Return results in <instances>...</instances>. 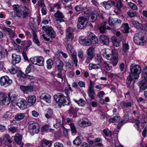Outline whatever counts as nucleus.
I'll return each instance as SVG.
<instances>
[{
  "label": "nucleus",
  "mask_w": 147,
  "mask_h": 147,
  "mask_svg": "<svg viewBox=\"0 0 147 147\" xmlns=\"http://www.w3.org/2000/svg\"><path fill=\"white\" fill-rule=\"evenodd\" d=\"M130 72L127 80V87L129 86L132 81H133L134 83L138 80L139 76L142 71L141 66L137 64H131L130 66Z\"/></svg>",
  "instance_id": "f257e3e1"
},
{
  "label": "nucleus",
  "mask_w": 147,
  "mask_h": 147,
  "mask_svg": "<svg viewBox=\"0 0 147 147\" xmlns=\"http://www.w3.org/2000/svg\"><path fill=\"white\" fill-rule=\"evenodd\" d=\"M134 42L138 45H144L147 41V36L141 32L136 34L134 36Z\"/></svg>",
  "instance_id": "f03ea898"
},
{
  "label": "nucleus",
  "mask_w": 147,
  "mask_h": 147,
  "mask_svg": "<svg viewBox=\"0 0 147 147\" xmlns=\"http://www.w3.org/2000/svg\"><path fill=\"white\" fill-rule=\"evenodd\" d=\"M142 80L139 82L140 89L144 90L147 88V67L144 68L142 72Z\"/></svg>",
  "instance_id": "7ed1b4c3"
},
{
  "label": "nucleus",
  "mask_w": 147,
  "mask_h": 147,
  "mask_svg": "<svg viewBox=\"0 0 147 147\" xmlns=\"http://www.w3.org/2000/svg\"><path fill=\"white\" fill-rule=\"evenodd\" d=\"M54 98L56 102L57 103H59L61 104L64 106V105H68L69 102L68 100L66 99V96L61 93H58L55 94Z\"/></svg>",
  "instance_id": "20e7f679"
},
{
  "label": "nucleus",
  "mask_w": 147,
  "mask_h": 147,
  "mask_svg": "<svg viewBox=\"0 0 147 147\" xmlns=\"http://www.w3.org/2000/svg\"><path fill=\"white\" fill-rule=\"evenodd\" d=\"M28 132L32 136L36 134H38L39 131L40 126L36 123L30 124L29 126Z\"/></svg>",
  "instance_id": "39448f33"
},
{
  "label": "nucleus",
  "mask_w": 147,
  "mask_h": 147,
  "mask_svg": "<svg viewBox=\"0 0 147 147\" xmlns=\"http://www.w3.org/2000/svg\"><path fill=\"white\" fill-rule=\"evenodd\" d=\"M12 80L7 76L2 77L0 79V84L1 86L6 87L10 85L12 82Z\"/></svg>",
  "instance_id": "423d86ee"
},
{
  "label": "nucleus",
  "mask_w": 147,
  "mask_h": 147,
  "mask_svg": "<svg viewBox=\"0 0 147 147\" xmlns=\"http://www.w3.org/2000/svg\"><path fill=\"white\" fill-rule=\"evenodd\" d=\"M78 23L77 25V28L79 29H82L86 26L87 24V19L83 16L78 18Z\"/></svg>",
  "instance_id": "0eeeda50"
},
{
  "label": "nucleus",
  "mask_w": 147,
  "mask_h": 147,
  "mask_svg": "<svg viewBox=\"0 0 147 147\" xmlns=\"http://www.w3.org/2000/svg\"><path fill=\"white\" fill-rule=\"evenodd\" d=\"M42 28L47 34L51 36L52 38H54L55 37L56 34L51 27L45 26H43Z\"/></svg>",
  "instance_id": "6e6552de"
},
{
  "label": "nucleus",
  "mask_w": 147,
  "mask_h": 147,
  "mask_svg": "<svg viewBox=\"0 0 147 147\" xmlns=\"http://www.w3.org/2000/svg\"><path fill=\"white\" fill-rule=\"evenodd\" d=\"M7 94L4 92L0 93V103L5 105H7L10 101Z\"/></svg>",
  "instance_id": "1a4fd4ad"
},
{
  "label": "nucleus",
  "mask_w": 147,
  "mask_h": 147,
  "mask_svg": "<svg viewBox=\"0 0 147 147\" xmlns=\"http://www.w3.org/2000/svg\"><path fill=\"white\" fill-rule=\"evenodd\" d=\"M73 31V29L71 27H69L67 28L66 30V36L65 38V42L71 41L74 38V35L72 34Z\"/></svg>",
  "instance_id": "9d476101"
},
{
  "label": "nucleus",
  "mask_w": 147,
  "mask_h": 147,
  "mask_svg": "<svg viewBox=\"0 0 147 147\" xmlns=\"http://www.w3.org/2000/svg\"><path fill=\"white\" fill-rule=\"evenodd\" d=\"M79 42L83 45L89 46L90 45V38H89V32L87 34V37L84 38L83 36L80 37L79 39Z\"/></svg>",
  "instance_id": "9b49d317"
},
{
  "label": "nucleus",
  "mask_w": 147,
  "mask_h": 147,
  "mask_svg": "<svg viewBox=\"0 0 147 147\" xmlns=\"http://www.w3.org/2000/svg\"><path fill=\"white\" fill-rule=\"evenodd\" d=\"M16 105L21 109L24 110L27 107V103L25 100L20 98L16 102Z\"/></svg>",
  "instance_id": "f8f14e48"
},
{
  "label": "nucleus",
  "mask_w": 147,
  "mask_h": 147,
  "mask_svg": "<svg viewBox=\"0 0 147 147\" xmlns=\"http://www.w3.org/2000/svg\"><path fill=\"white\" fill-rule=\"evenodd\" d=\"M55 19L56 21L59 22H63L64 16L62 12L57 11L54 15Z\"/></svg>",
  "instance_id": "ddd939ff"
},
{
  "label": "nucleus",
  "mask_w": 147,
  "mask_h": 147,
  "mask_svg": "<svg viewBox=\"0 0 147 147\" xmlns=\"http://www.w3.org/2000/svg\"><path fill=\"white\" fill-rule=\"evenodd\" d=\"M87 58L86 61L90 62L94 56V49L92 47H89L86 51Z\"/></svg>",
  "instance_id": "4468645a"
},
{
  "label": "nucleus",
  "mask_w": 147,
  "mask_h": 147,
  "mask_svg": "<svg viewBox=\"0 0 147 147\" xmlns=\"http://www.w3.org/2000/svg\"><path fill=\"white\" fill-rule=\"evenodd\" d=\"M108 23L110 26L113 27L121 24V21L120 20L117 18H112L109 17Z\"/></svg>",
  "instance_id": "2eb2a0df"
},
{
  "label": "nucleus",
  "mask_w": 147,
  "mask_h": 147,
  "mask_svg": "<svg viewBox=\"0 0 147 147\" xmlns=\"http://www.w3.org/2000/svg\"><path fill=\"white\" fill-rule=\"evenodd\" d=\"M89 38H90V45H96L98 43V39L94 34L92 32H89Z\"/></svg>",
  "instance_id": "dca6fc26"
},
{
  "label": "nucleus",
  "mask_w": 147,
  "mask_h": 147,
  "mask_svg": "<svg viewBox=\"0 0 147 147\" xmlns=\"http://www.w3.org/2000/svg\"><path fill=\"white\" fill-rule=\"evenodd\" d=\"M40 98L46 102L50 103L51 102V96L48 93H42L40 97Z\"/></svg>",
  "instance_id": "f3484780"
},
{
  "label": "nucleus",
  "mask_w": 147,
  "mask_h": 147,
  "mask_svg": "<svg viewBox=\"0 0 147 147\" xmlns=\"http://www.w3.org/2000/svg\"><path fill=\"white\" fill-rule=\"evenodd\" d=\"M31 33L32 34V40L34 42L37 46H40V42L38 38L36 30L32 29Z\"/></svg>",
  "instance_id": "a211bd4d"
},
{
  "label": "nucleus",
  "mask_w": 147,
  "mask_h": 147,
  "mask_svg": "<svg viewBox=\"0 0 147 147\" xmlns=\"http://www.w3.org/2000/svg\"><path fill=\"white\" fill-rule=\"evenodd\" d=\"M21 90L24 92L28 93V92H31L33 90V87L32 86H24L21 85L20 87Z\"/></svg>",
  "instance_id": "6ab92c4d"
},
{
  "label": "nucleus",
  "mask_w": 147,
  "mask_h": 147,
  "mask_svg": "<svg viewBox=\"0 0 147 147\" xmlns=\"http://www.w3.org/2000/svg\"><path fill=\"white\" fill-rule=\"evenodd\" d=\"M22 5H20L18 4L14 5L13 6V9L14 11H16V13L17 16L19 18H21V14L20 12L21 11V9L22 8Z\"/></svg>",
  "instance_id": "aec40b11"
},
{
  "label": "nucleus",
  "mask_w": 147,
  "mask_h": 147,
  "mask_svg": "<svg viewBox=\"0 0 147 147\" xmlns=\"http://www.w3.org/2000/svg\"><path fill=\"white\" fill-rule=\"evenodd\" d=\"M100 41L103 45H107L109 42L108 37L102 34L99 36Z\"/></svg>",
  "instance_id": "412c9836"
},
{
  "label": "nucleus",
  "mask_w": 147,
  "mask_h": 147,
  "mask_svg": "<svg viewBox=\"0 0 147 147\" xmlns=\"http://www.w3.org/2000/svg\"><path fill=\"white\" fill-rule=\"evenodd\" d=\"M101 5H102L105 9H108L110 8L112 5L114 4V2L112 1H104L101 3Z\"/></svg>",
  "instance_id": "4be33fe9"
},
{
  "label": "nucleus",
  "mask_w": 147,
  "mask_h": 147,
  "mask_svg": "<svg viewBox=\"0 0 147 147\" xmlns=\"http://www.w3.org/2000/svg\"><path fill=\"white\" fill-rule=\"evenodd\" d=\"M12 63L13 65L19 63L21 61V57L20 55L16 54H13L12 55Z\"/></svg>",
  "instance_id": "5701e85b"
},
{
  "label": "nucleus",
  "mask_w": 147,
  "mask_h": 147,
  "mask_svg": "<svg viewBox=\"0 0 147 147\" xmlns=\"http://www.w3.org/2000/svg\"><path fill=\"white\" fill-rule=\"evenodd\" d=\"M22 8L23 10L22 13L21 11L20 12V14H21V17L26 18L29 14V9L25 6H22Z\"/></svg>",
  "instance_id": "b1692460"
},
{
  "label": "nucleus",
  "mask_w": 147,
  "mask_h": 147,
  "mask_svg": "<svg viewBox=\"0 0 147 147\" xmlns=\"http://www.w3.org/2000/svg\"><path fill=\"white\" fill-rule=\"evenodd\" d=\"M132 24L137 29L142 30H145V29L144 28V27L142 24L140 23L138 21L135 20H133L132 21Z\"/></svg>",
  "instance_id": "393cba45"
},
{
  "label": "nucleus",
  "mask_w": 147,
  "mask_h": 147,
  "mask_svg": "<svg viewBox=\"0 0 147 147\" xmlns=\"http://www.w3.org/2000/svg\"><path fill=\"white\" fill-rule=\"evenodd\" d=\"M8 99L11 101V102H16L18 99V95L16 94H13L12 93H9L8 94Z\"/></svg>",
  "instance_id": "a878e982"
},
{
  "label": "nucleus",
  "mask_w": 147,
  "mask_h": 147,
  "mask_svg": "<svg viewBox=\"0 0 147 147\" xmlns=\"http://www.w3.org/2000/svg\"><path fill=\"white\" fill-rule=\"evenodd\" d=\"M22 138V136L19 134H16L14 137L15 142L18 144H21Z\"/></svg>",
  "instance_id": "bb28decb"
},
{
  "label": "nucleus",
  "mask_w": 147,
  "mask_h": 147,
  "mask_svg": "<svg viewBox=\"0 0 147 147\" xmlns=\"http://www.w3.org/2000/svg\"><path fill=\"white\" fill-rule=\"evenodd\" d=\"M3 30L6 32H7V34L11 38H13L15 35V33L10 28H7L4 27L3 28Z\"/></svg>",
  "instance_id": "cd10ccee"
},
{
  "label": "nucleus",
  "mask_w": 147,
  "mask_h": 147,
  "mask_svg": "<svg viewBox=\"0 0 147 147\" xmlns=\"http://www.w3.org/2000/svg\"><path fill=\"white\" fill-rule=\"evenodd\" d=\"M77 112L76 109L73 107H71L69 110L68 115L70 117L73 116V117H76Z\"/></svg>",
  "instance_id": "c85d7f7f"
},
{
  "label": "nucleus",
  "mask_w": 147,
  "mask_h": 147,
  "mask_svg": "<svg viewBox=\"0 0 147 147\" xmlns=\"http://www.w3.org/2000/svg\"><path fill=\"white\" fill-rule=\"evenodd\" d=\"M120 105L122 109L124 110H126L127 108L131 107V103L129 102H126L123 101L121 103Z\"/></svg>",
  "instance_id": "c756f323"
},
{
  "label": "nucleus",
  "mask_w": 147,
  "mask_h": 147,
  "mask_svg": "<svg viewBox=\"0 0 147 147\" xmlns=\"http://www.w3.org/2000/svg\"><path fill=\"white\" fill-rule=\"evenodd\" d=\"M101 53H102L104 56H106V58L108 60H110L115 55L114 54H111L106 55L105 49H103L102 50Z\"/></svg>",
  "instance_id": "7c9ffc66"
},
{
  "label": "nucleus",
  "mask_w": 147,
  "mask_h": 147,
  "mask_svg": "<svg viewBox=\"0 0 147 147\" xmlns=\"http://www.w3.org/2000/svg\"><path fill=\"white\" fill-rule=\"evenodd\" d=\"M123 51H126L129 49L128 42L125 39H123L122 41Z\"/></svg>",
  "instance_id": "2f4dec72"
},
{
  "label": "nucleus",
  "mask_w": 147,
  "mask_h": 147,
  "mask_svg": "<svg viewBox=\"0 0 147 147\" xmlns=\"http://www.w3.org/2000/svg\"><path fill=\"white\" fill-rule=\"evenodd\" d=\"M101 65H97L96 64L90 63L89 65V69L90 70L93 69H100Z\"/></svg>",
  "instance_id": "473e14b6"
},
{
  "label": "nucleus",
  "mask_w": 147,
  "mask_h": 147,
  "mask_svg": "<svg viewBox=\"0 0 147 147\" xmlns=\"http://www.w3.org/2000/svg\"><path fill=\"white\" fill-rule=\"evenodd\" d=\"M96 13V12L95 11H93L91 13L89 18L90 22H94L96 20L97 18V15L95 14Z\"/></svg>",
  "instance_id": "72a5a7b5"
},
{
  "label": "nucleus",
  "mask_w": 147,
  "mask_h": 147,
  "mask_svg": "<svg viewBox=\"0 0 147 147\" xmlns=\"http://www.w3.org/2000/svg\"><path fill=\"white\" fill-rule=\"evenodd\" d=\"M88 96L92 100L94 99L95 98V93L94 89H88Z\"/></svg>",
  "instance_id": "f704fd0d"
},
{
  "label": "nucleus",
  "mask_w": 147,
  "mask_h": 147,
  "mask_svg": "<svg viewBox=\"0 0 147 147\" xmlns=\"http://www.w3.org/2000/svg\"><path fill=\"white\" fill-rule=\"evenodd\" d=\"M129 28L128 24H124L121 27V31L124 33H127L129 32Z\"/></svg>",
  "instance_id": "c9c22d12"
},
{
  "label": "nucleus",
  "mask_w": 147,
  "mask_h": 147,
  "mask_svg": "<svg viewBox=\"0 0 147 147\" xmlns=\"http://www.w3.org/2000/svg\"><path fill=\"white\" fill-rule=\"evenodd\" d=\"M3 141L8 142L9 143H11L12 142L9 135L7 134L3 135Z\"/></svg>",
  "instance_id": "e433bc0d"
},
{
  "label": "nucleus",
  "mask_w": 147,
  "mask_h": 147,
  "mask_svg": "<svg viewBox=\"0 0 147 147\" xmlns=\"http://www.w3.org/2000/svg\"><path fill=\"white\" fill-rule=\"evenodd\" d=\"M114 7H117L119 10L120 11L121 8L123 7V5L120 0H117L114 2V4H113Z\"/></svg>",
  "instance_id": "4c0bfd02"
},
{
  "label": "nucleus",
  "mask_w": 147,
  "mask_h": 147,
  "mask_svg": "<svg viewBox=\"0 0 147 147\" xmlns=\"http://www.w3.org/2000/svg\"><path fill=\"white\" fill-rule=\"evenodd\" d=\"M72 135H75L77 133V130L74 123H71L69 124Z\"/></svg>",
  "instance_id": "58836bf2"
},
{
  "label": "nucleus",
  "mask_w": 147,
  "mask_h": 147,
  "mask_svg": "<svg viewBox=\"0 0 147 147\" xmlns=\"http://www.w3.org/2000/svg\"><path fill=\"white\" fill-rule=\"evenodd\" d=\"M36 98L34 95H30L28 97V103L33 104L36 102Z\"/></svg>",
  "instance_id": "ea45409f"
},
{
  "label": "nucleus",
  "mask_w": 147,
  "mask_h": 147,
  "mask_svg": "<svg viewBox=\"0 0 147 147\" xmlns=\"http://www.w3.org/2000/svg\"><path fill=\"white\" fill-rule=\"evenodd\" d=\"M41 145L42 147H50L51 144L49 141L45 140L42 141Z\"/></svg>",
  "instance_id": "a19ab883"
},
{
  "label": "nucleus",
  "mask_w": 147,
  "mask_h": 147,
  "mask_svg": "<svg viewBox=\"0 0 147 147\" xmlns=\"http://www.w3.org/2000/svg\"><path fill=\"white\" fill-rule=\"evenodd\" d=\"M44 62V59L42 57L40 56L38 57L36 65L40 66H43V65Z\"/></svg>",
  "instance_id": "79ce46f5"
},
{
  "label": "nucleus",
  "mask_w": 147,
  "mask_h": 147,
  "mask_svg": "<svg viewBox=\"0 0 147 147\" xmlns=\"http://www.w3.org/2000/svg\"><path fill=\"white\" fill-rule=\"evenodd\" d=\"M120 120V117L119 116H116L109 119L108 121L110 123H115L118 122Z\"/></svg>",
  "instance_id": "37998d69"
},
{
  "label": "nucleus",
  "mask_w": 147,
  "mask_h": 147,
  "mask_svg": "<svg viewBox=\"0 0 147 147\" xmlns=\"http://www.w3.org/2000/svg\"><path fill=\"white\" fill-rule=\"evenodd\" d=\"M25 117L24 114L23 113H20L16 115L15 117V119L18 121L23 119Z\"/></svg>",
  "instance_id": "c03bdc74"
},
{
  "label": "nucleus",
  "mask_w": 147,
  "mask_h": 147,
  "mask_svg": "<svg viewBox=\"0 0 147 147\" xmlns=\"http://www.w3.org/2000/svg\"><path fill=\"white\" fill-rule=\"evenodd\" d=\"M95 62L97 65H101L102 61V59L100 56H96L94 59Z\"/></svg>",
  "instance_id": "a18cd8bd"
},
{
  "label": "nucleus",
  "mask_w": 147,
  "mask_h": 147,
  "mask_svg": "<svg viewBox=\"0 0 147 147\" xmlns=\"http://www.w3.org/2000/svg\"><path fill=\"white\" fill-rule=\"evenodd\" d=\"M90 143L93 147H101L103 146V144L102 143H96L93 141H91Z\"/></svg>",
  "instance_id": "49530a36"
},
{
  "label": "nucleus",
  "mask_w": 147,
  "mask_h": 147,
  "mask_svg": "<svg viewBox=\"0 0 147 147\" xmlns=\"http://www.w3.org/2000/svg\"><path fill=\"white\" fill-rule=\"evenodd\" d=\"M111 40L114 46L116 47L119 46L120 42L117 39L116 37H112L111 38Z\"/></svg>",
  "instance_id": "de8ad7c7"
},
{
  "label": "nucleus",
  "mask_w": 147,
  "mask_h": 147,
  "mask_svg": "<svg viewBox=\"0 0 147 147\" xmlns=\"http://www.w3.org/2000/svg\"><path fill=\"white\" fill-rule=\"evenodd\" d=\"M73 100L76 103H77L79 105L82 106H84L85 104V101L83 99H80V100H77L75 99H74Z\"/></svg>",
  "instance_id": "09e8293b"
},
{
  "label": "nucleus",
  "mask_w": 147,
  "mask_h": 147,
  "mask_svg": "<svg viewBox=\"0 0 147 147\" xmlns=\"http://www.w3.org/2000/svg\"><path fill=\"white\" fill-rule=\"evenodd\" d=\"M62 123L59 119H56V123L54 125V127L57 128L62 125Z\"/></svg>",
  "instance_id": "8fccbe9b"
},
{
  "label": "nucleus",
  "mask_w": 147,
  "mask_h": 147,
  "mask_svg": "<svg viewBox=\"0 0 147 147\" xmlns=\"http://www.w3.org/2000/svg\"><path fill=\"white\" fill-rule=\"evenodd\" d=\"M73 143L77 146H79L81 143V140H80V137L77 136L76 139L73 141Z\"/></svg>",
  "instance_id": "3c124183"
},
{
  "label": "nucleus",
  "mask_w": 147,
  "mask_h": 147,
  "mask_svg": "<svg viewBox=\"0 0 147 147\" xmlns=\"http://www.w3.org/2000/svg\"><path fill=\"white\" fill-rule=\"evenodd\" d=\"M103 66L105 69L107 71H109L112 68V66H110L106 61H103Z\"/></svg>",
  "instance_id": "603ef678"
},
{
  "label": "nucleus",
  "mask_w": 147,
  "mask_h": 147,
  "mask_svg": "<svg viewBox=\"0 0 147 147\" xmlns=\"http://www.w3.org/2000/svg\"><path fill=\"white\" fill-rule=\"evenodd\" d=\"M8 130L12 133H14L17 132L18 130L17 127L11 126L8 128Z\"/></svg>",
  "instance_id": "864d4df0"
},
{
  "label": "nucleus",
  "mask_w": 147,
  "mask_h": 147,
  "mask_svg": "<svg viewBox=\"0 0 147 147\" xmlns=\"http://www.w3.org/2000/svg\"><path fill=\"white\" fill-rule=\"evenodd\" d=\"M111 63L114 66H116L118 62V59L117 56L115 55L111 60Z\"/></svg>",
  "instance_id": "5fc2aeb1"
},
{
  "label": "nucleus",
  "mask_w": 147,
  "mask_h": 147,
  "mask_svg": "<svg viewBox=\"0 0 147 147\" xmlns=\"http://www.w3.org/2000/svg\"><path fill=\"white\" fill-rule=\"evenodd\" d=\"M47 68L48 69H50L52 68L53 64V62L51 59H49L47 61Z\"/></svg>",
  "instance_id": "6e6d98bb"
},
{
  "label": "nucleus",
  "mask_w": 147,
  "mask_h": 147,
  "mask_svg": "<svg viewBox=\"0 0 147 147\" xmlns=\"http://www.w3.org/2000/svg\"><path fill=\"white\" fill-rule=\"evenodd\" d=\"M61 5L58 3H56L53 6L51 7V10L52 11H55L54 9L56 8L57 9L61 8Z\"/></svg>",
  "instance_id": "4d7b16f0"
},
{
  "label": "nucleus",
  "mask_w": 147,
  "mask_h": 147,
  "mask_svg": "<svg viewBox=\"0 0 147 147\" xmlns=\"http://www.w3.org/2000/svg\"><path fill=\"white\" fill-rule=\"evenodd\" d=\"M63 62L61 61H60L59 64L57 66V69L60 72L61 71L63 70Z\"/></svg>",
  "instance_id": "13d9d810"
},
{
  "label": "nucleus",
  "mask_w": 147,
  "mask_h": 147,
  "mask_svg": "<svg viewBox=\"0 0 147 147\" xmlns=\"http://www.w3.org/2000/svg\"><path fill=\"white\" fill-rule=\"evenodd\" d=\"M72 59L73 61H74V63L76 67L78 66V59L76 55H72Z\"/></svg>",
  "instance_id": "bf43d9fd"
},
{
  "label": "nucleus",
  "mask_w": 147,
  "mask_h": 147,
  "mask_svg": "<svg viewBox=\"0 0 147 147\" xmlns=\"http://www.w3.org/2000/svg\"><path fill=\"white\" fill-rule=\"evenodd\" d=\"M128 5L130 7L133 9L136 10L138 9V7L137 5L131 2L128 3Z\"/></svg>",
  "instance_id": "052dcab7"
},
{
  "label": "nucleus",
  "mask_w": 147,
  "mask_h": 147,
  "mask_svg": "<svg viewBox=\"0 0 147 147\" xmlns=\"http://www.w3.org/2000/svg\"><path fill=\"white\" fill-rule=\"evenodd\" d=\"M66 48L68 52L72 53V51L73 50V47L70 44H68L67 45Z\"/></svg>",
  "instance_id": "680f3d73"
},
{
  "label": "nucleus",
  "mask_w": 147,
  "mask_h": 147,
  "mask_svg": "<svg viewBox=\"0 0 147 147\" xmlns=\"http://www.w3.org/2000/svg\"><path fill=\"white\" fill-rule=\"evenodd\" d=\"M37 60V57H32L30 59V61L32 63L36 65Z\"/></svg>",
  "instance_id": "e2e57ef3"
},
{
  "label": "nucleus",
  "mask_w": 147,
  "mask_h": 147,
  "mask_svg": "<svg viewBox=\"0 0 147 147\" xmlns=\"http://www.w3.org/2000/svg\"><path fill=\"white\" fill-rule=\"evenodd\" d=\"M10 73L13 74H14L17 72V70L13 67H11L9 69Z\"/></svg>",
  "instance_id": "0e129e2a"
},
{
  "label": "nucleus",
  "mask_w": 147,
  "mask_h": 147,
  "mask_svg": "<svg viewBox=\"0 0 147 147\" xmlns=\"http://www.w3.org/2000/svg\"><path fill=\"white\" fill-rule=\"evenodd\" d=\"M98 113L100 116V117L101 119H105L106 117V115L105 114L104 112L100 110L98 111Z\"/></svg>",
  "instance_id": "69168bd1"
},
{
  "label": "nucleus",
  "mask_w": 147,
  "mask_h": 147,
  "mask_svg": "<svg viewBox=\"0 0 147 147\" xmlns=\"http://www.w3.org/2000/svg\"><path fill=\"white\" fill-rule=\"evenodd\" d=\"M75 10L77 11H79L82 10V9H84V8H83L82 5H79L76 6L75 7Z\"/></svg>",
  "instance_id": "338daca9"
},
{
  "label": "nucleus",
  "mask_w": 147,
  "mask_h": 147,
  "mask_svg": "<svg viewBox=\"0 0 147 147\" xmlns=\"http://www.w3.org/2000/svg\"><path fill=\"white\" fill-rule=\"evenodd\" d=\"M44 0H38L37 5L41 7H44Z\"/></svg>",
  "instance_id": "774afa93"
}]
</instances>
